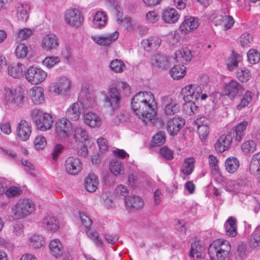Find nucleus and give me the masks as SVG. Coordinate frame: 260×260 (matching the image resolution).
I'll return each instance as SVG.
<instances>
[{
  "label": "nucleus",
  "instance_id": "nucleus-1",
  "mask_svg": "<svg viewBox=\"0 0 260 260\" xmlns=\"http://www.w3.org/2000/svg\"><path fill=\"white\" fill-rule=\"evenodd\" d=\"M131 108L134 114L147 124L155 116L157 104L150 92H139L133 98Z\"/></svg>",
  "mask_w": 260,
  "mask_h": 260
},
{
  "label": "nucleus",
  "instance_id": "nucleus-2",
  "mask_svg": "<svg viewBox=\"0 0 260 260\" xmlns=\"http://www.w3.org/2000/svg\"><path fill=\"white\" fill-rule=\"evenodd\" d=\"M131 87L122 81H116L110 85L107 94L105 93L103 101L106 106L113 112L117 109L122 100V94H128Z\"/></svg>",
  "mask_w": 260,
  "mask_h": 260
},
{
  "label": "nucleus",
  "instance_id": "nucleus-3",
  "mask_svg": "<svg viewBox=\"0 0 260 260\" xmlns=\"http://www.w3.org/2000/svg\"><path fill=\"white\" fill-rule=\"evenodd\" d=\"M4 91V101L9 107L18 109L24 104L25 98L20 88L6 87Z\"/></svg>",
  "mask_w": 260,
  "mask_h": 260
},
{
  "label": "nucleus",
  "instance_id": "nucleus-4",
  "mask_svg": "<svg viewBox=\"0 0 260 260\" xmlns=\"http://www.w3.org/2000/svg\"><path fill=\"white\" fill-rule=\"evenodd\" d=\"M30 116L36 124L37 128L41 131L45 132L50 129L53 123L52 116L42 110L34 108L30 111Z\"/></svg>",
  "mask_w": 260,
  "mask_h": 260
},
{
  "label": "nucleus",
  "instance_id": "nucleus-5",
  "mask_svg": "<svg viewBox=\"0 0 260 260\" xmlns=\"http://www.w3.org/2000/svg\"><path fill=\"white\" fill-rule=\"evenodd\" d=\"M231 245L227 241L217 240L214 241L208 248V253L213 260H224L229 255Z\"/></svg>",
  "mask_w": 260,
  "mask_h": 260
},
{
  "label": "nucleus",
  "instance_id": "nucleus-6",
  "mask_svg": "<svg viewBox=\"0 0 260 260\" xmlns=\"http://www.w3.org/2000/svg\"><path fill=\"white\" fill-rule=\"evenodd\" d=\"M35 210V204L28 199L19 200L11 208V216L14 219L25 218Z\"/></svg>",
  "mask_w": 260,
  "mask_h": 260
},
{
  "label": "nucleus",
  "instance_id": "nucleus-7",
  "mask_svg": "<svg viewBox=\"0 0 260 260\" xmlns=\"http://www.w3.org/2000/svg\"><path fill=\"white\" fill-rule=\"evenodd\" d=\"M73 129L72 123L67 118L58 119L54 124V132L56 137L60 140L71 136Z\"/></svg>",
  "mask_w": 260,
  "mask_h": 260
},
{
  "label": "nucleus",
  "instance_id": "nucleus-8",
  "mask_svg": "<svg viewBox=\"0 0 260 260\" xmlns=\"http://www.w3.org/2000/svg\"><path fill=\"white\" fill-rule=\"evenodd\" d=\"M47 76V73L41 68L30 66L27 70L25 77L27 81L32 84H39L44 81Z\"/></svg>",
  "mask_w": 260,
  "mask_h": 260
},
{
  "label": "nucleus",
  "instance_id": "nucleus-9",
  "mask_svg": "<svg viewBox=\"0 0 260 260\" xmlns=\"http://www.w3.org/2000/svg\"><path fill=\"white\" fill-rule=\"evenodd\" d=\"M64 20L69 25L78 28L82 25L83 22V17L79 10L71 9L66 11Z\"/></svg>",
  "mask_w": 260,
  "mask_h": 260
},
{
  "label": "nucleus",
  "instance_id": "nucleus-10",
  "mask_svg": "<svg viewBox=\"0 0 260 260\" xmlns=\"http://www.w3.org/2000/svg\"><path fill=\"white\" fill-rule=\"evenodd\" d=\"M161 102L164 112L166 115L172 116L179 112L180 106L175 98L165 96L161 98Z\"/></svg>",
  "mask_w": 260,
  "mask_h": 260
},
{
  "label": "nucleus",
  "instance_id": "nucleus-11",
  "mask_svg": "<svg viewBox=\"0 0 260 260\" xmlns=\"http://www.w3.org/2000/svg\"><path fill=\"white\" fill-rule=\"evenodd\" d=\"M244 89L237 81L231 80L225 83L223 87V93L230 99H234L237 95L242 93Z\"/></svg>",
  "mask_w": 260,
  "mask_h": 260
},
{
  "label": "nucleus",
  "instance_id": "nucleus-12",
  "mask_svg": "<svg viewBox=\"0 0 260 260\" xmlns=\"http://www.w3.org/2000/svg\"><path fill=\"white\" fill-rule=\"evenodd\" d=\"M83 118L84 123L92 128H100L103 123L101 116L95 112H85L83 115Z\"/></svg>",
  "mask_w": 260,
  "mask_h": 260
},
{
  "label": "nucleus",
  "instance_id": "nucleus-13",
  "mask_svg": "<svg viewBox=\"0 0 260 260\" xmlns=\"http://www.w3.org/2000/svg\"><path fill=\"white\" fill-rule=\"evenodd\" d=\"M71 80L67 77L61 76L55 83L53 91L58 94L67 95L71 90Z\"/></svg>",
  "mask_w": 260,
  "mask_h": 260
},
{
  "label": "nucleus",
  "instance_id": "nucleus-14",
  "mask_svg": "<svg viewBox=\"0 0 260 260\" xmlns=\"http://www.w3.org/2000/svg\"><path fill=\"white\" fill-rule=\"evenodd\" d=\"M119 33L115 31L112 34L93 35L91 38L96 44L102 46H108L115 42L118 38Z\"/></svg>",
  "mask_w": 260,
  "mask_h": 260
},
{
  "label": "nucleus",
  "instance_id": "nucleus-15",
  "mask_svg": "<svg viewBox=\"0 0 260 260\" xmlns=\"http://www.w3.org/2000/svg\"><path fill=\"white\" fill-rule=\"evenodd\" d=\"M202 89L198 85H189L185 86L181 90L184 101L197 100L200 98Z\"/></svg>",
  "mask_w": 260,
  "mask_h": 260
},
{
  "label": "nucleus",
  "instance_id": "nucleus-16",
  "mask_svg": "<svg viewBox=\"0 0 260 260\" xmlns=\"http://www.w3.org/2000/svg\"><path fill=\"white\" fill-rule=\"evenodd\" d=\"M31 133V125L25 120L21 119L16 127V135L18 138L21 141H27Z\"/></svg>",
  "mask_w": 260,
  "mask_h": 260
},
{
  "label": "nucleus",
  "instance_id": "nucleus-17",
  "mask_svg": "<svg viewBox=\"0 0 260 260\" xmlns=\"http://www.w3.org/2000/svg\"><path fill=\"white\" fill-rule=\"evenodd\" d=\"M66 172L71 175L79 174L82 170V165L79 159L72 156L69 157L64 162Z\"/></svg>",
  "mask_w": 260,
  "mask_h": 260
},
{
  "label": "nucleus",
  "instance_id": "nucleus-18",
  "mask_svg": "<svg viewBox=\"0 0 260 260\" xmlns=\"http://www.w3.org/2000/svg\"><path fill=\"white\" fill-rule=\"evenodd\" d=\"M233 137L234 134H232V132H229L227 134L221 135L214 145L216 151L221 153L228 150L231 146Z\"/></svg>",
  "mask_w": 260,
  "mask_h": 260
},
{
  "label": "nucleus",
  "instance_id": "nucleus-19",
  "mask_svg": "<svg viewBox=\"0 0 260 260\" xmlns=\"http://www.w3.org/2000/svg\"><path fill=\"white\" fill-rule=\"evenodd\" d=\"M185 124V120L181 117H174L167 122V129L171 136H176Z\"/></svg>",
  "mask_w": 260,
  "mask_h": 260
},
{
  "label": "nucleus",
  "instance_id": "nucleus-20",
  "mask_svg": "<svg viewBox=\"0 0 260 260\" xmlns=\"http://www.w3.org/2000/svg\"><path fill=\"white\" fill-rule=\"evenodd\" d=\"M200 24L199 19L196 17H185L184 21L180 26V31L187 34L191 31L197 29Z\"/></svg>",
  "mask_w": 260,
  "mask_h": 260
},
{
  "label": "nucleus",
  "instance_id": "nucleus-21",
  "mask_svg": "<svg viewBox=\"0 0 260 260\" xmlns=\"http://www.w3.org/2000/svg\"><path fill=\"white\" fill-rule=\"evenodd\" d=\"M58 45V39L54 34H47L42 40V48L46 51L56 49Z\"/></svg>",
  "mask_w": 260,
  "mask_h": 260
},
{
  "label": "nucleus",
  "instance_id": "nucleus-22",
  "mask_svg": "<svg viewBox=\"0 0 260 260\" xmlns=\"http://www.w3.org/2000/svg\"><path fill=\"white\" fill-rule=\"evenodd\" d=\"M31 102L36 105H40L45 101L44 89L40 86H34L29 91Z\"/></svg>",
  "mask_w": 260,
  "mask_h": 260
},
{
  "label": "nucleus",
  "instance_id": "nucleus-23",
  "mask_svg": "<svg viewBox=\"0 0 260 260\" xmlns=\"http://www.w3.org/2000/svg\"><path fill=\"white\" fill-rule=\"evenodd\" d=\"M192 57L191 50L187 47H183L175 52L176 61L182 64H186L190 62Z\"/></svg>",
  "mask_w": 260,
  "mask_h": 260
},
{
  "label": "nucleus",
  "instance_id": "nucleus-24",
  "mask_svg": "<svg viewBox=\"0 0 260 260\" xmlns=\"http://www.w3.org/2000/svg\"><path fill=\"white\" fill-rule=\"evenodd\" d=\"M16 15L18 20L26 22L29 18V6L26 3H19L15 7Z\"/></svg>",
  "mask_w": 260,
  "mask_h": 260
},
{
  "label": "nucleus",
  "instance_id": "nucleus-25",
  "mask_svg": "<svg viewBox=\"0 0 260 260\" xmlns=\"http://www.w3.org/2000/svg\"><path fill=\"white\" fill-rule=\"evenodd\" d=\"M81 114V109L78 103L72 104L68 108L66 112V118L73 121L78 120Z\"/></svg>",
  "mask_w": 260,
  "mask_h": 260
},
{
  "label": "nucleus",
  "instance_id": "nucleus-26",
  "mask_svg": "<svg viewBox=\"0 0 260 260\" xmlns=\"http://www.w3.org/2000/svg\"><path fill=\"white\" fill-rule=\"evenodd\" d=\"M248 124L247 121H243L234 127L232 134L235 136V141L240 142L242 141L245 136Z\"/></svg>",
  "mask_w": 260,
  "mask_h": 260
},
{
  "label": "nucleus",
  "instance_id": "nucleus-27",
  "mask_svg": "<svg viewBox=\"0 0 260 260\" xmlns=\"http://www.w3.org/2000/svg\"><path fill=\"white\" fill-rule=\"evenodd\" d=\"M180 18V15L175 8L166 9L162 14L163 20L168 23H175Z\"/></svg>",
  "mask_w": 260,
  "mask_h": 260
},
{
  "label": "nucleus",
  "instance_id": "nucleus-28",
  "mask_svg": "<svg viewBox=\"0 0 260 260\" xmlns=\"http://www.w3.org/2000/svg\"><path fill=\"white\" fill-rule=\"evenodd\" d=\"M161 40L156 37H151L147 39L143 40L141 44L146 51L155 50L159 46Z\"/></svg>",
  "mask_w": 260,
  "mask_h": 260
},
{
  "label": "nucleus",
  "instance_id": "nucleus-29",
  "mask_svg": "<svg viewBox=\"0 0 260 260\" xmlns=\"http://www.w3.org/2000/svg\"><path fill=\"white\" fill-rule=\"evenodd\" d=\"M151 62L154 66L162 69H165L169 66L167 57L160 54H156L152 56Z\"/></svg>",
  "mask_w": 260,
  "mask_h": 260
},
{
  "label": "nucleus",
  "instance_id": "nucleus-30",
  "mask_svg": "<svg viewBox=\"0 0 260 260\" xmlns=\"http://www.w3.org/2000/svg\"><path fill=\"white\" fill-rule=\"evenodd\" d=\"M25 70L24 65L20 63L12 64L8 68L9 75L15 78H19L22 77Z\"/></svg>",
  "mask_w": 260,
  "mask_h": 260
},
{
  "label": "nucleus",
  "instance_id": "nucleus-31",
  "mask_svg": "<svg viewBox=\"0 0 260 260\" xmlns=\"http://www.w3.org/2000/svg\"><path fill=\"white\" fill-rule=\"evenodd\" d=\"M73 137L76 142H83L88 140V132L82 127H73Z\"/></svg>",
  "mask_w": 260,
  "mask_h": 260
},
{
  "label": "nucleus",
  "instance_id": "nucleus-32",
  "mask_svg": "<svg viewBox=\"0 0 260 260\" xmlns=\"http://www.w3.org/2000/svg\"><path fill=\"white\" fill-rule=\"evenodd\" d=\"M226 235L234 237L237 235V224L236 219L231 216L225 221L224 224Z\"/></svg>",
  "mask_w": 260,
  "mask_h": 260
},
{
  "label": "nucleus",
  "instance_id": "nucleus-33",
  "mask_svg": "<svg viewBox=\"0 0 260 260\" xmlns=\"http://www.w3.org/2000/svg\"><path fill=\"white\" fill-rule=\"evenodd\" d=\"M99 185L97 177L94 174L89 175L84 180L85 188L90 192H94Z\"/></svg>",
  "mask_w": 260,
  "mask_h": 260
},
{
  "label": "nucleus",
  "instance_id": "nucleus-34",
  "mask_svg": "<svg viewBox=\"0 0 260 260\" xmlns=\"http://www.w3.org/2000/svg\"><path fill=\"white\" fill-rule=\"evenodd\" d=\"M43 226L48 231L55 232L59 228L58 219L55 217L47 216L44 218Z\"/></svg>",
  "mask_w": 260,
  "mask_h": 260
},
{
  "label": "nucleus",
  "instance_id": "nucleus-35",
  "mask_svg": "<svg viewBox=\"0 0 260 260\" xmlns=\"http://www.w3.org/2000/svg\"><path fill=\"white\" fill-rule=\"evenodd\" d=\"M49 248L51 254L56 257H60L63 252L62 243L58 239L52 240L49 243Z\"/></svg>",
  "mask_w": 260,
  "mask_h": 260
},
{
  "label": "nucleus",
  "instance_id": "nucleus-36",
  "mask_svg": "<svg viewBox=\"0 0 260 260\" xmlns=\"http://www.w3.org/2000/svg\"><path fill=\"white\" fill-rule=\"evenodd\" d=\"M125 203L126 206L130 209H139L144 205L143 200L138 196H129L125 199Z\"/></svg>",
  "mask_w": 260,
  "mask_h": 260
},
{
  "label": "nucleus",
  "instance_id": "nucleus-37",
  "mask_svg": "<svg viewBox=\"0 0 260 260\" xmlns=\"http://www.w3.org/2000/svg\"><path fill=\"white\" fill-rule=\"evenodd\" d=\"M107 23V17L103 12L99 11L95 13L92 21V26L95 28H102Z\"/></svg>",
  "mask_w": 260,
  "mask_h": 260
},
{
  "label": "nucleus",
  "instance_id": "nucleus-38",
  "mask_svg": "<svg viewBox=\"0 0 260 260\" xmlns=\"http://www.w3.org/2000/svg\"><path fill=\"white\" fill-rule=\"evenodd\" d=\"M109 167L110 171L115 176H117L124 173L122 162L117 159H113L110 162Z\"/></svg>",
  "mask_w": 260,
  "mask_h": 260
},
{
  "label": "nucleus",
  "instance_id": "nucleus-39",
  "mask_svg": "<svg viewBox=\"0 0 260 260\" xmlns=\"http://www.w3.org/2000/svg\"><path fill=\"white\" fill-rule=\"evenodd\" d=\"M186 67L184 66L176 65L170 71L171 77L176 80L183 78L186 74Z\"/></svg>",
  "mask_w": 260,
  "mask_h": 260
},
{
  "label": "nucleus",
  "instance_id": "nucleus-40",
  "mask_svg": "<svg viewBox=\"0 0 260 260\" xmlns=\"http://www.w3.org/2000/svg\"><path fill=\"white\" fill-rule=\"evenodd\" d=\"M29 245L35 249L40 248L45 245V241L42 236L34 234L29 239Z\"/></svg>",
  "mask_w": 260,
  "mask_h": 260
},
{
  "label": "nucleus",
  "instance_id": "nucleus-41",
  "mask_svg": "<svg viewBox=\"0 0 260 260\" xmlns=\"http://www.w3.org/2000/svg\"><path fill=\"white\" fill-rule=\"evenodd\" d=\"M225 167L228 172L233 173L239 168V161L236 157H230L226 160Z\"/></svg>",
  "mask_w": 260,
  "mask_h": 260
},
{
  "label": "nucleus",
  "instance_id": "nucleus-42",
  "mask_svg": "<svg viewBox=\"0 0 260 260\" xmlns=\"http://www.w3.org/2000/svg\"><path fill=\"white\" fill-rule=\"evenodd\" d=\"M194 162L193 157L185 158L182 166V172L187 175L191 174L194 170Z\"/></svg>",
  "mask_w": 260,
  "mask_h": 260
},
{
  "label": "nucleus",
  "instance_id": "nucleus-43",
  "mask_svg": "<svg viewBox=\"0 0 260 260\" xmlns=\"http://www.w3.org/2000/svg\"><path fill=\"white\" fill-rule=\"evenodd\" d=\"M110 68L113 72L120 73L125 70L126 67L122 61L115 59L110 62Z\"/></svg>",
  "mask_w": 260,
  "mask_h": 260
},
{
  "label": "nucleus",
  "instance_id": "nucleus-44",
  "mask_svg": "<svg viewBox=\"0 0 260 260\" xmlns=\"http://www.w3.org/2000/svg\"><path fill=\"white\" fill-rule=\"evenodd\" d=\"M242 57L239 54L233 52L229 58V62L228 63V69L230 71H233L238 67V64L241 61Z\"/></svg>",
  "mask_w": 260,
  "mask_h": 260
},
{
  "label": "nucleus",
  "instance_id": "nucleus-45",
  "mask_svg": "<svg viewBox=\"0 0 260 260\" xmlns=\"http://www.w3.org/2000/svg\"><path fill=\"white\" fill-rule=\"evenodd\" d=\"M256 145L254 141L248 140L242 144L241 148L245 154L253 153L256 150Z\"/></svg>",
  "mask_w": 260,
  "mask_h": 260
},
{
  "label": "nucleus",
  "instance_id": "nucleus-46",
  "mask_svg": "<svg viewBox=\"0 0 260 260\" xmlns=\"http://www.w3.org/2000/svg\"><path fill=\"white\" fill-rule=\"evenodd\" d=\"M252 92L247 91L241 99L240 103L237 105V109L240 110L248 106L252 100Z\"/></svg>",
  "mask_w": 260,
  "mask_h": 260
},
{
  "label": "nucleus",
  "instance_id": "nucleus-47",
  "mask_svg": "<svg viewBox=\"0 0 260 260\" xmlns=\"http://www.w3.org/2000/svg\"><path fill=\"white\" fill-rule=\"evenodd\" d=\"M28 53V48L23 43H19L16 48L15 54L18 58H23L25 57Z\"/></svg>",
  "mask_w": 260,
  "mask_h": 260
},
{
  "label": "nucleus",
  "instance_id": "nucleus-48",
  "mask_svg": "<svg viewBox=\"0 0 260 260\" xmlns=\"http://www.w3.org/2000/svg\"><path fill=\"white\" fill-rule=\"evenodd\" d=\"M22 190L17 186H11L5 189V193L9 198H15L19 196L22 193Z\"/></svg>",
  "mask_w": 260,
  "mask_h": 260
},
{
  "label": "nucleus",
  "instance_id": "nucleus-49",
  "mask_svg": "<svg viewBox=\"0 0 260 260\" xmlns=\"http://www.w3.org/2000/svg\"><path fill=\"white\" fill-rule=\"evenodd\" d=\"M237 77L239 81L242 82H246L250 79L251 74L249 70L243 68L237 71Z\"/></svg>",
  "mask_w": 260,
  "mask_h": 260
},
{
  "label": "nucleus",
  "instance_id": "nucleus-50",
  "mask_svg": "<svg viewBox=\"0 0 260 260\" xmlns=\"http://www.w3.org/2000/svg\"><path fill=\"white\" fill-rule=\"evenodd\" d=\"M159 154L161 158L166 160H170L174 158L173 151L166 146H164L159 149Z\"/></svg>",
  "mask_w": 260,
  "mask_h": 260
},
{
  "label": "nucleus",
  "instance_id": "nucleus-51",
  "mask_svg": "<svg viewBox=\"0 0 260 260\" xmlns=\"http://www.w3.org/2000/svg\"><path fill=\"white\" fill-rule=\"evenodd\" d=\"M185 103L183 105L184 111L188 115L194 114L197 111L198 107L192 101H184Z\"/></svg>",
  "mask_w": 260,
  "mask_h": 260
},
{
  "label": "nucleus",
  "instance_id": "nucleus-52",
  "mask_svg": "<svg viewBox=\"0 0 260 260\" xmlns=\"http://www.w3.org/2000/svg\"><path fill=\"white\" fill-rule=\"evenodd\" d=\"M247 58L250 63H256L260 60V53L255 49H250L247 53Z\"/></svg>",
  "mask_w": 260,
  "mask_h": 260
},
{
  "label": "nucleus",
  "instance_id": "nucleus-53",
  "mask_svg": "<svg viewBox=\"0 0 260 260\" xmlns=\"http://www.w3.org/2000/svg\"><path fill=\"white\" fill-rule=\"evenodd\" d=\"M32 34V30L29 28L19 29L17 32V38L20 40L28 39Z\"/></svg>",
  "mask_w": 260,
  "mask_h": 260
},
{
  "label": "nucleus",
  "instance_id": "nucleus-54",
  "mask_svg": "<svg viewBox=\"0 0 260 260\" xmlns=\"http://www.w3.org/2000/svg\"><path fill=\"white\" fill-rule=\"evenodd\" d=\"M129 119V114L128 112L123 111L119 113L117 116L114 119V122L116 125H119L121 123L127 121Z\"/></svg>",
  "mask_w": 260,
  "mask_h": 260
},
{
  "label": "nucleus",
  "instance_id": "nucleus-55",
  "mask_svg": "<svg viewBox=\"0 0 260 260\" xmlns=\"http://www.w3.org/2000/svg\"><path fill=\"white\" fill-rule=\"evenodd\" d=\"M249 171L251 174L256 175L260 171V165L254 155L249 164Z\"/></svg>",
  "mask_w": 260,
  "mask_h": 260
},
{
  "label": "nucleus",
  "instance_id": "nucleus-56",
  "mask_svg": "<svg viewBox=\"0 0 260 260\" xmlns=\"http://www.w3.org/2000/svg\"><path fill=\"white\" fill-rule=\"evenodd\" d=\"M165 142V136L164 133H158L155 135L152 138V146H159Z\"/></svg>",
  "mask_w": 260,
  "mask_h": 260
},
{
  "label": "nucleus",
  "instance_id": "nucleus-57",
  "mask_svg": "<svg viewBox=\"0 0 260 260\" xmlns=\"http://www.w3.org/2000/svg\"><path fill=\"white\" fill-rule=\"evenodd\" d=\"M60 61L58 56L47 57L43 61V64L48 68H52Z\"/></svg>",
  "mask_w": 260,
  "mask_h": 260
},
{
  "label": "nucleus",
  "instance_id": "nucleus-58",
  "mask_svg": "<svg viewBox=\"0 0 260 260\" xmlns=\"http://www.w3.org/2000/svg\"><path fill=\"white\" fill-rule=\"evenodd\" d=\"M47 144L45 138L42 136H37L34 142L35 147L37 150L43 149Z\"/></svg>",
  "mask_w": 260,
  "mask_h": 260
},
{
  "label": "nucleus",
  "instance_id": "nucleus-59",
  "mask_svg": "<svg viewBox=\"0 0 260 260\" xmlns=\"http://www.w3.org/2000/svg\"><path fill=\"white\" fill-rule=\"evenodd\" d=\"M114 193L117 196L125 198L128 194V190L126 186L120 184L115 188Z\"/></svg>",
  "mask_w": 260,
  "mask_h": 260
},
{
  "label": "nucleus",
  "instance_id": "nucleus-60",
  "mask_svg": "<svg viewBox=\"0 0 260 260\" xmlns=\"http://www.w3.org/2000/svg\"><path fill=\"white\" fill-rule=\"evenodd\" d=\"M198 129V133L202 139V140H205L208 136L209 134V126H197Z\"/></svg>",
  "mask_w": 260,
  "mask_h": 260
},
{
  "label": "nucleus",
  "instance_id": "nucleus-61",
  "mask_svg": "<svg viewBox=\"0 0 260 260\" xmlns=\"http://www.w3.org/2000/svg\"><path fill=\"white\" fill-rule=\"evenodd\" d=\"M5 156L8 159L17 162L19 159L17 157V155L15 152L10 149H2Z\"/></svg>",
  "mask_w": 260,
  "mask_h": 260
},
{
  "label": "nucleus",
  "instance_id": "nucleus-62",
  "mask_svg": "<svg viewBox=\"0 0 260 260\" xmlns=\"http://www.w3.org/2000/svg\"><path fill=\"white\" fill-rule=\"evenodd\" d=\"M260 244V226H257L253 233V241H251V245L253 247Z\"/></svg>",
  "mask_w": 260,
  "mask_h": 260
},
{
  "label": "nucleus",
  "instance_id": "nucleus-63",
  "mask_svg": "<svg viewBox=\"0 0 260 260\" xmlns=\"http://www.w3.org/2000/svg\"><path fill=\"white\" fill-rule=\"evenodd\" d=\"M235 23V20L232 16L224 15L223 28L227 30L231 28Z\"/></svg>",
  "mask_w": 260,
  "mask_h": 260
},
{
  "label": "nucleus",
  "instance_id": "nucleus-64",
  "mask_svg": "<svg viewBox=\"0 0 260 260\" xmlns=\"http://www.w3.org/2000/svg\"><path fill=\"white\" fill-rule=\"evenodd\" d=\"M64 149V146L60 144H56L53 148L52 153V157L54 160L57 159L59 155Z\"/></svg>",
  "mask_w": 260,
  "mask_h": 260
}]
</instances>
